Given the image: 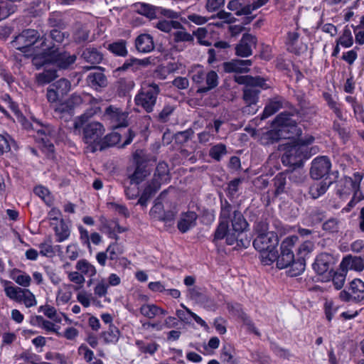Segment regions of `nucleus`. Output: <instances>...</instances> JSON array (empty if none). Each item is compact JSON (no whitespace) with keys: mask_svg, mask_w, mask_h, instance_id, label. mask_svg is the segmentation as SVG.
I'll list each match as a JSON object with an SVG mask.
<instances>
[{"mask_svg":"<svg viewBox=\"0 0 364 364\" xmlns=\"http://www.w3.org/2000/svg\"><path fill=\"white\" fill-rule=\"evenodd\" d=\"M57 70L54 68H45L43 72L36 74V82L38 85H44L53 81L56 77Z\"/></svg>","mask_w":364,"mask_h":364,"instance_id":"obj_29","label":"nucleus"},{"mask_svg":"<svg viewBox=\"0 0 364 364\" xmlns=\"http://www.w3.org/2000/svg\"><path fill=\"white\" fill-rule=\"evenodd\" d=\"M68 33L54 28L50 31L49 34H45L43 36L41 41L42 43L46 38H48L49 41L52 43V46H56L55 43H61L65 38H68Z\"/></svg>","mask_w":364,"mask_h":364,"instance_id":"obj_41","label":"nucleus"},{"mask_svg":"<svg viewBox=\"0 0 364 364\" xmlns=\"http://www.w3.org/2000/svg\"><path fill=\"white\" fill-rule=\"evenodd\" d=\"M288 274L290 277H294L300 275L304 270L306 267L305 258L303 256H298L297 259L294 258V262L291 263Z\"/></svg>","mask_w":364,"mask_h":364,"instance_id":"obj_38","label":"nucleus"},{"mask_svg":"<svg viewBox=\"0 0 364 364\" xmlns=\"http://www.w3.org/2000/svg\"><path fill=\"white\" fill-rule=\"evenodd\" d=\"M221 205H220V220L224 221H228L234 216V211L237 210L235 209V208L226 200H220Z\"/></svg>","mask_w":364,"mask_h":364,"instance_id":"obj_40","label":"nucleus"},{"mask_svg":"<svg viewBox=\"0 0 364 364\" xmlns=\"http://www.w3.org/2000/svg\"><path fill=\"white\" fill-rule=\"evenodd\" d=\"M228 8L230 11H235L237 16L251 14L250 7L248 4L245 3L244 0H231L228 4Z\"/></svg>","mask_w":364,"mask_h":364,"instance_id":"obj_27","label":"nucleus"},{"mask_svg":"<svg viewBox=\"0 0 364 364\" xmlns=\"http://www.w3.org/2000/svg\"><path fill=\"white\" fill-rule=\"evenodd\" d=\"M335 264L336 259L331 254L322 252L316 256L312 267L317 274L323 275L326 281H328L332 276Z\"/></svg>","mask_w":364,"mask_h":364,"instance_id":"obj_9","label":"nucleus"},{"mask_svg":"<svg viewBox=\"0 0 364 364\" xmlns=\"http://www.w3.org/2000/svg\"><path fill=\"white\" fill-rule=\"evenodd\" d=\"M274 191V195L278 197L282 194H287L291 189V185L288 180V172L277 173L272 180Z\"/></svg>","mask_w":364,"mask_h":364,"instance_id":"obj_19","label":"nucleus"},{"mask_svg":"<svg viewBox=\"0 0 364 364\" xmlns=\"http://www.w3.org/2000/svg\"><path fill=\"white\" fill-rule=\"evenodd\" d=\"M40 254L46 257H51L55 254V248L52 245L50 238H48L44 242L39 245Z\"/></svg>","mask_w":364,"mask_h":364,"instance_id":"obj_62","label":"nucleus"},{"mask_svg":"<svg viewBox=\"0 0 364 364\" xmlns=\"http://www.w3.org/2000/svg\"><path fill=\"white\" fill-rule=\"evenodd\" d=\"M362 179L363 176L358 172L353 174V178L345 176L339 181L337 193L341 197H346L353 194L354 198H360L361 196L360 183Z\"/></svg>","mask_w":364,"mask_h":364,"instance_id":"obj_8","label":"nucleus"},{"mask_svg":"<svg viewBox=\"0 0 364 364\" xmlns=\"http://www.w3.org/2000/svg\"><path fill=\"white\" fill-rule=\"evenodd\" d=\"M241 183L242 179L240 178H235L228 183V187L226 188V193L230 200L236 198L237 193L239 191V187Z\"/></svg>","mask_w":364,"mask_h":364,"instance_id":"obj_56","label":"nucleus"},{"mask_svg":"<svg viewBox=\"0 0 364 364\" xmlns=\"http://www.w3.org/2000/svg\"><path fill=\"white\" fill-rule=\"evenodd\" d=\"M198 215L194 211L183 212L177 223V228L181 233H186L193 228L197 223Z\"/></svg>","mask_w":364,"mask_h":364,"instance_id":"obj_18","label":"nucleus"},{"mask_svg":"<svg viewBox=\"0 0 364 364\" xmlns=\"http://www.w3.org/2000/svg\"><path fill=\"white\" fill-rule=\"evenodd\" d=\"M40 46L43 53L50 57V60L61 69L68 68L76 60L75 55L60 51L57 46H52L48 38H46Z\"/></svg>","mask_w":364,"mask_h":364,"instance_id":"obj_5","label":"nucleus"},{"mask_svg":"<svg viewBox=\"0 0 364 364\" xmlns=\"http://www.w3.org/2000/svg\"><path fill=\"white\" fill-rule=\"evenodd\" d=\"M75 268L83 276L85 275L89 277L95 276L97 273L95 267L85 259L79 260L75 265Z\"/></svg>","mask_w":364,"mask_h":364,"instance_id":"obj_42","label":"nucleus"},{"mask_svg":"<svg viewBox=\"0 0 364 364\" xmlns=\"http://www.w3.org/2000/svg\"><path fill=\"white\" fill-rule=\"evenodd\" d=\"M298 240L297 236H290L285 238L280 245V253L276 250L274 252H270L264 257V264L270 265L276 262L277 267L279 269H285L290 266L291 263L294 262V254L293 248Z\"/></svg>","mask_w":364,"mask_h":364,"instance_id":"obj_4","label":"nucleus"},{"mask_svg":"<svg viewBox=\"0 0 364 364\" xmlns=\"http://www.w3.org/2000/svg\"><path fill=\"white\" fill-rule=\"evenodd\" d=\"M15 10V6L9 0H0V21L7 18Z\"/></svg>","mask_w":364,"mask_h":364,"instance_id":"obj_55","label":"nucleus"},{"mask_svg":"<svg viewBox=\"0 0 364 364\" xmlns=\"http://www.w3.org/2000/svg\"><path fill=\"white\" fill-rule=\"evenodd\" d=\"M181 306L183 308V309H177L176 311V314L181 322L186 324H190L191 323V318H193L200 326L203 327L208 326L207 323L204 320H203L200 316H198L197 314L191 311L183 304H181Z\"/></svg>","mask_w":364,"mask_h":364,"instance_id":"obj_20","label":"nucleus"},{"mask_svg":"<svg viewBox=\"0 0 364 364\" xmlns=\"http://www.w3.org/2000/svg\"><path fill=\"white\" fill-rule=\"evenodd\" d=\"M257 39L250 33H244L239 43L235 46V55L241 58H247L252 54V48H256Z\"/></svg>","mask_w":364,"mask_h":364,"instance_id":"obj_14","label":"nucleus"},{"mask_svg":"<svg viewBox=\"0 0 364 364\" xmlns=\"http://www.w3.org/2000/svg\"><path fill=\"white\" fill-rule=\"evenodd\" d=\"M332 183L328 177H326L323 181L314 182L309 188V194L311 198L317 199L327 191Z\"/></svg>","mask_w":364,"mask_h":364,"instance_id":"obj_21","label":"nucleus"},{"mask_svg":"<svg viewBox=\"0 0 364 364\" xmlns=\"http://www.w3.org/2000/svg\"><path fill=\"white\" fill-rule=\"evenodd\" d=\"M194 132L189 128L185 131L178 132L173 135L175 142L178 144H183L188 141L193 136Z\"/></svg>","mask_w":364,"mask_h":364,"instance_id":"obj_58","label":"nucleus"},{"mask_svg":"<svg viewBox=\"0 0 364 364\" xmlns=\"http://www.w3.org/2000/svg\"><path fill=\"white\" fill-rule=\"evenodd\" d=\"M340 267L347 272L348 269L360 272L364 269V261L360 257L347 255L342 259Z\"/></svg>","mask_w":364,"mask_h":364,"instance_id":"obj_23","label":"nucleus"},{"mask_svg":"<svg viewBox=\"0 0 364 364\" xmlns=\"http://www.w3.org/2000/svg\"><path fill=\"white\" fill-rule=\"evenodd\" d=\"M338 45L343 48H350L353 44V37L348 26H345L342 35L336 40Z\"/></svg>","mask_w":364,"mask_h":364,"instance_id":"obj_47","label":"nucleus"},{"mask_svg":"<svg viewBox=\"0 0 364 364\" xmlns=\"http://www.w3.org/2000/svg\"><path fill=\"white\" fill-rule=\"evenodd\" d=\"M127 117V112H122L119 109L115 108V129L127 127L129 124Z\"/></svg>","mask_w":364,"mask_h":364,"instance_id":"obj_59","label":"nucleus"},{"mask_svg":"<svg viewBox=\"0 0 364 364\" xmlns=\"http://www.w3.org/2000/svg\"><path fill=\"white\" fill-rule=\"evenodd\" d=\"M134 82L126 78H120L117 81V94L119 97H127L128 101L130 100L131 97L129 95V92L134 87Z\"/></svg>","mask_w":364,"mask_h":364,"instance_id":"obj_32","label":"nucleus"},{"mask_svg":"<svg viewBox=\"0 0 364 364\" xmlns=\"http://www.w3.org/2000/svg\"><path fill=\"white\" fill-rule=\"evenodd\" d=\"M105 129L98 122H92L83 128V141L91 146V151L95 152L97 148L96 144L104 134Z\"/></svg>","mask_w":364,"mask_h":364,"instance_id":"obj_11","label":"nucleus"},{"mask_svg":"<svg viewBox=\"0 0 364 364\" xmlns=\"http://www.w3.org/2000/svg\"><path fill=\"white\" fill-rule=\"evenodd\" d=\"M18 303H23L26 307L30 308L36 306L37 301L35 295L26 288L23 289L17 301Z\"/></svg>","mask_w":364,"mask_h":364,"instance_id":"obj_43","label":"nucleus"},{"mask_svg":"<svg viewBox=\"0 0 364 364\" xmlns=\"http://www.w3.org/2000/svg\"><path fill=\"white\" fill-rule=\"evenodd\" d=\"M169 173L168 164L165 162H159L156 168L154 173V178L158 179L161 183V181H166Z\"/></svg>","mask_w":364,"mask_h":364,"instance_id":"obj_54","label":"nucleus"},{"mask_svg":"<svg viewBox=\"0 0 364 364\" xmlns=\"http://www.w3.org/2000/svg\"><path fill=\"white\" fill-rule=\"evenodd\" d=\"M161 187V183L156 178H153L149 182L143 191L138 203L143 207L147 205L148 201L155 195V193L159 190Z\"/></svg>","mask_w":364,"mask_h":364,"instance_id":"obj_22","label":"nucleus"},{"mask_svg":"<svg viewBox=\"0 0 364 364\" xmlns=\"http://www.w3.org/2000/svg\"><path fill=\"white\" fill-rule=\"evenodd\" d=\"M135 136V133L128 129L123 133L115 132V146L119 149H123L130 144Z\"/></svg>","mask_w":364,"mask_h":364,"instance_id":"obj_28","label":"nucleus"},{"mask_svg":"<svg viewBox=\"0 0 364 364\" xmlns=\"http://www.w3.org/2000/svg\"><path fill=\"white\" fill-rule=\"evenodd\" d=\"M347 272L339 267V269L332 272V276L330 279H332L333 284L336 289H341L345 283Z\"/></svg>","mask_w":364,"mask_h":364,"instance_id":"obj_44","label":"nucleus"},{"mask_svg":"<svg viewBox=\"0 0 364 364\" xmlns=\"http://www.w3.org/2000/svg\"><path fill=\"white\" fill-rule=\"evenodd\" d=\"M286 103V100L282 97L277 96L272 98L265 106L261 119H264L274 114L282 108Z\"/></svg>","mask_w":364,"mask_h":364,"instance_id":"obj_25","label":"nucleus"},{"mask_svg":"<svg viewBox=\"0 0 364 364\" xmlns=\"http://www.w3.org/2000/svg\"><path fill=\"white\" fill-rule=\"evenodd\" d=\"M331 168V162L328 157L317 156L311 162L310 176L314 180L328 177Z\"/></svg>","mask_w":364,"mask_h":364,"instance_id":"obj_13","label":"nucleus"},{"mask_svg":"<svg viewBox=\"0 0 364 364\" xmlns=\"http://www.w3.org/2000/svg\"><path fill=\"white\" fill-rule=\"evenodd\" d=\"M92 100L90 102H85V105H90V108L87 109L84 114H81L74 122V128L75 129H80L87 119L95 114L101 112V107L103 100L101 98H96L91 95Z\"/></svg>","mask_w":364,"mask_h":364,"instance_id":"obj_15","label":"nucleus"},{"mask_svg":"<svg viewBox=\"0 0 364 364\" xmlns=\"http://www.w3.org/2000/svg\"><path fill=\"white\" fill-rule=\"evenodd\" d=\"M308 221L311 225H316L321 223L326 216V213L321 208L314 207L308 212Z\"/></svg>","mask_w":364,"mask_h":364,"instance_id":"obj_37","label":"nucleus"},{"mask_svg":"<svg viewBox=\"0 0 364 364\" xmlns=\"http://www.w3.org/2000/svg\"><path fill=\"white\" fill-rule=\"evenodd\" d=\"M175 30L176 31L172 33V37L174 43H193V35H191V33H188L182 24L181 28H175Z\"/></svg>","mask_w":364,"mask_h":364,"instance_id":"obj_35","label":"nucleus"},{"mask_svg":"<svg viewBox=\"0 0 364 364\" xmlns=\"http://www.w3.org/2000/svg\"><path fill=\"white\" fill-rule=\"evenodd\" d=\"M82 58L91 65H97L102 61V54L96 48H87L83 50Z\"/></svg>","mask_w":364,"mask_h":364,"instance_id":"obj_34","label":"nucleus"},{"mask_svg":"<svg viewBox=\"0 0 364 364\" xmlns=\"http://www.w3.org/2000/svg\"><path fill=\"white\" fill-rule=\"evenodd\" d=\"M52 85L54 87L55 90L61 95V97L65 96L71 90V83L65 78L57 80Z\"/></svg>","mask_w":364,"mask_h":364,"instance_id":"obj_50","label":"nucleus"},{"mask_svg":"<svg viewBox=\"0 0 364 364\" xmlns=\"http://www.w3.org/2000/svg\"><path fill=\"white\" fill-rule=\"evenodd\" d=\"M159 6L141 4L139 8V13L149 18H156L159 15Z\"/></svg>","mask_w":364,"mask_h":364,"instance_id":"obj_52","label":"nucleus"},{"mask_svg":"<svg viewBox=\"0 0 364 364\" xmlns=\"http://www.w3.org/2000/svg\"><path fill=\"white\" fill-rule=\"evenodd\" d=\"M90 30L85 26L77 25L73 33V38L77 43H82L89 39Z\"/></svg>","mask_w":364,"mask_h":364,"instance_id":"obj_51","label":"nucleus"},{"mask_svg":"<svg viewBox=\"0 0 364 364\" xmlns=\"http://www.w3.org/2000/svg\"><path fill=\"white\" fill-rule=\"evenodd\" d=\"M292 114L281 112L273 121L274 129L267 132V143L274 144L281 139H289L295 142L296 138L301 135L302 131L296 122L291 118Z\"/></svg>","mask_w":364,"mask_h":364,"instance_id":"obj_2","label":"nucleus"},{"mask_svg":"<svg viewBox=\"0 0 364 364\" xmlns=\"http://www.w3.org/2000/svg\"><path fill=\"white\" fill-rule=\"evenodd\" d=\"M160 92L159 86L154 82L144 85L134 97L135 105L142 108L146 112L151 113L154 109Z\"/></svg>","mask_w":364,"mask_h":364,"instance_id":"obj_6","label":"nucleus"},{"mask_svg":"<svg viewBox=\"0 0 364 364\" xmlns=\"http://www.w3.org/2000/svg\"><path fill=\"white\" fill-rule=\"evenodd\" d=\"M87 84L97 90L98 87H105L107 85L105 75L101 71L90 73L87 77Z\"/></svg>","mask_w":364,"mask_h":364,"instance_id":"obj_30","label":"nucleus"},{"mask_svg":"<svg viewBox=\"0 0 364 364\" xmlns=\"http://www.w3.org/2000/svg\"><path fill=\"white\" fill-rule=\"evenodd\" d=\"M39 33L34 29H26L13 41V46L22 52L30 50V48L41 41Z\"/></svg>","mask_w":364,"mask_h":364,"instance_id":"obj_10","label":"nucleus"},{"mask_svg":"<svg viewBox=\"0 0 364 364\" xmlns=\"http://www.w3.org/2000/svg\"><path fill=\"white\" fill-rule=\"evenodd\" d=\"M36 320L38 321L39 326H41L47 331L54 332L57 335L60 334L58 332L60 326H55V323H53V322L43 319V318L41 316H37Z\"/></svg>","mask_w":364,"mask_h":364,"instance_id":"obj_61","label":"nucleus"},{"mask_svg":"<svg viewBox=\"0 0 364 364\" xmlns=\"http://www.w3.org/2000/svg\"><path fill=\"white\" fill-rule=\"evenodd\" d=\"M158 306L154 304H144L140 308V313L149 318H153L157 316Z\"/></svg>","mask_w":364,"mask_h":364,"instance_id":"obj_64","label":"nucleus"},{"mask_svg":"<svg viewBox=\"0 0 364 364\" xmlns=\"http://www.w3.org/2000/svg\"><path fill=\"white\" fill-rule=\"evenodd\" d=\"M54 230L57 237L56 241L58 242H62L65 241L69 237L70 234V229L65 223L63 220H61L59 225L55 227Z\"/></svg>","mask_w":364,"mask_h":364,"instance_id":"obj_45","label":"nucleus"},{"mask_svg":"<svg viewBox=\"0 0 364 364\" xmlns=\"http://www.w3.org/2000/svg\"><path fill=\"white\" fill-rule=\"evenodd\" d=\"M166 191H163L159 197L154 200V205L150 210V215L155 220H158L162 215L164 210V205L161 202L162 197L166 194Z\"/></svg>","mask_w":364,"mask_h":364,"instance_id":"obj_48","label":"nucleus"},{"mask_svg":"<svg viewBox=\"0 0 364 364\" xmlns=\"http://www.w3.org/2000/svg\"><path fill=\"white\" fill-rule=\"evenodd\" d=\"M314 137L309 136L304 139H300L299 142L294 144L285 143L280 145L284 146L285 152L282 156V162L284 166L290 167H300L303 165L304 161L308 159L310 156L308 145L313 143Z\"/></svg>","mask_w":364,"mask_h":364,"instance_id":"obj_3","label":"nucleus"},{"mask_svg":"<svg viewBox=\"0 0 364 364\" xmlns=\"http://www.w3.org/2000/svg\"><path fill=\"white\" fill-rule=\"evenodd\" d=\"M67 100L68 101V104L71 105L72 109L74 110L82 104L85 105V102H90L92 98L91 95L89 93L82 92L81 94H78L75 92L72 94Z\"/></svg>","mask_w":364,"mask_h":364,"instance_id":"obj_36","label":"nucleus"},{"mask_svg":"<svg viewBox=\"0 0 364 364\" xmlns=\"http://www.w3.org/2000/svg\"><path fill=\"white\" fill-rule=\"evenodd\" d=\"M112 285H114V274H111L107 279L100 280L94 289V293L98 297H105Z\"/></svg>","mask_w":364,"mask_h":364,"instance_id":"obj_31","label":"nucleus"},{"mask_svg":"<svg viewBox=\"0 0 364 364\" xmlns=\"http://www.w3.org/2000/svg\"><path fill=\"white\" fill-rule=\"evenodd\" d=\"M176 108V107L173 105L166 104L158 114L153 115V118L157 122L166 123L173 115Z\"/></svg>","mask_w":364,"mask_h":364,"instance_id":"obj_33","label":"nucleus"},{"mask_svg":"<svg viewBox=\"0 0 364 364\" xmlns=\"http://www.w3.org/2000/svg\"><path fill=\"white\" fill-rule=\"evenodd\" d=\"M218 85V75L215 71L210 70L206 73L204 85L199 86L197 93L203 94L209 92Z\"/></svg>","mask_w":364,"mask_h":364,"instance_id":"obj_26","label":"nucleus"},{"mask_svg":"<svg viewBox=\"0 0 364 364\" xmlns=\"http://www.w3.org/2000/svg\"><path fill=\"white\" fill-rule=\"evenodd\" d=\"M227 153L226 146L222 143L213 146L209 150V156L216 161H220Z\"/></svg>","mask_w":364,"mask_h":364,"instance_id":"obj_49","label":"nucleus"},{"mask_svg":"<svg viewBox=\"0 0 364 364\" xmlns=\"http://www.w3.org/2000/svg\"><path fill=\"white\" fill-rule=\"evenodd\" d=\"M177 212L176 208L174 206L169 210H164L157 220L164 222L165 224L171 226L174 223Z\"/></svg>","mask_w":364,"mask_h":364,"instance_id":"obj_57","label":"nucleus"},{"mask_svg":"<svg viewBox=\"0 0 364 364\" xmlns=\"http://www.w3.org/2000/svg\"><path fill=\"white\" fill-rule=\"evenodd\" d=\"M253 246L261 252V262L264 264V256L270 252H274L279 244V237L274 232L259 234L253 240Z\"/></svg>","mask_w":364,"mask_h":364,"instance_id":"obj_7","label":"nucleus"},{"mask_svg":"<svg viewBox=\"0 0 364 364\" xmlns=\"http://www.w3.org/2000/svg\"><path fill=\"white\" fill-rule=\"evenodd\" d=\"M136 346L141 353L150 355L154 354L159 348V345L155 342L145 344L143 341H136Z\"/></svg>","mask_w":364,"mask_h":364,"instance_id":"obj_63","label":"nucleus"},{"mask_svg":"<svg viewBox=\"0 0 364 364\" xmlns=\"http://www.w3.org/2000/svg\"><path fill=\"white\" fill-rule=\"evenodd\" d=\"M231 226L232 228H229V221L220 220L214 233L213 242L225 238L228 245L236 244L237 247L247 248L250 245V240L245 232L248 223L240 210L234 211Z\"/></svg>","mask_w":364,"mask_h":364,"instance_id":"obj_1","label":"nucleus"},{"mask_svg":"<svg viewBox=\"0 0 364 364\" xmlns=\"http://www.w3.org/2000/svg\"><path fill=\"white\" fill-rule=\"evenodd\" d=\"M318 108L310 102L308 105L296 110V114L304 120H309L317 114Z\"/></svg>","mask_w":364,"mask_h":364,"instance_id":"obj_39","label":"nucleus"},{"mask_svg":"<svg viewBox=\"0 0 364 364\" xmlns=\"http://www.w3.org/2000/svg\"><path fill=\"white\" fill-rule=\"evenodd\" d=\"M53 109L54 112L60 117H63L66 114H71L73 112V109H72L71 105L68 104V100L56 104L54 106Z\"/></svg>","mask_w":364,"mask_h":364,"instance_id":"obj_60","label":"nucleus"},{"mask_svg":"<svg viewBox=\"0 0 364 364\" xmlns=\"http://www.w3.org/2000/svg\"><path fill=\"white\" fill-rule=\"evenodd\" d=\"M255 82L243 89V100L246 104L256 105L261 90L268 87L263 77H261V80H257Z\"/></svg>","mask_w":364,"mask_h":364,"instance_id":"obj_16","label":"nucleus"},{"mask_svg":"<svg viewBox=\"0 0 364 364\" xmlns=\"http://www.w3.org/2000/svg\"><path fill=\"white\" fill-rule=\"evenodd\" d=\"M341 222L336 218H331L322 225L323 230L329 233L338 232L340 230Z\"/></svg>","mask_w":364,"mask_h":364,"instance_id":"obj_53","label":"nucleus"},{"mask_svg":"<svg viewBox=\"0 0 364 364\" xmlns=\"http://www.w3.org/2000/svg\"><path fill=\"white\" fill-rule=\"evenodd\" d=\"M135 47L139 53L151 52L154 48L153 38L149 34H140L135 40Z\"/></svg>","mask_w":364,"mask_h":364,"instance_id":"obj_24","label":"nucleus"},{"mask_svg":"<svg viewBox=\"0 0 364 364\" xmlns=\"http://www.w3.org/2000/svg\"><path fill=\"white\" fill-rule=\"evenodd\" d=\"M252 65V60L234 59L223 64L225 73H246L250 71L249 67Z\"/></svg>","mask_w":364,"mask_h":364,"instance_id":"obj_17","label":"nucleus"},{"mask_svg":"<svg viewBox=\"0 0 364 364\" xmlns=\"http://www.w3.org/2000/svg\"><path fill=\"white\" fill-rule=\"evenodd\" d=\"M339 298L345 302H359L364 299V282L360 279H355L350 282L347 289L342 290Z\"/></svg>","mask_w":364,"mask_h":364,"instance_id":"obj_12","label":"nucleus"},{"mask_svg":"<svg viewBox=\"0 0 364 364\" xmlns=\"http://www.w3.org/2000/svg\"><path fill=\"white\" fill-rule=\"evenodd\" d=\"M155 27L163 32L171 33L172 29L181 28V23L174 20H162L159 21Z\"/></svg>","mask_w":364,"mask_h":364,"instance_id":"obj_46","label":"nucleus"}]
</instances>
